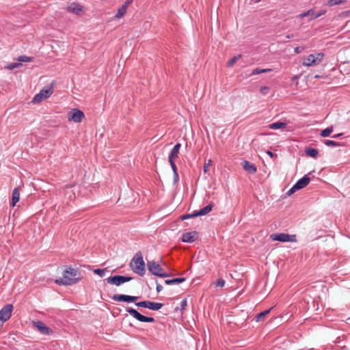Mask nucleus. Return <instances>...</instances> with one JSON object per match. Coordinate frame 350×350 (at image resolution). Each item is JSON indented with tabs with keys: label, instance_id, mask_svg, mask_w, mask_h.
I'll return each mask as SVG.
<instances>
[{
	"label": "nucleus",
	"instance_id": "f257e3e1",
	"mask_svg": "<svg viewBox=\"0 0 350 350\" xmlns=\"http://www.w3.org/2000/svg\"><path fill=\"white\" fill-rule=\"evenodd\" d=\"M80 280L81 278L79 277L78 270L68 267L64 271L63 278L57 279L55 283L59 285H73L77 284Z\"/></svg>",
	"mask_w": 350,
	"mask_h": 350
},
{
	"label": "nucleus",
	"instance_id": "f03ea898",
	"mask_svg": "<svg viewBox=\"0 0 350 350\" xmlns=\"http://www.w3.org/2000/svg\"><path fill=\"white\" fill-rule=\"evenodd\" d=\"M131 269L135 273L143 276L145 274V262L141 252H137L130 262Z\"/></svg>",
	"mask_w": 350,
	"mask_h": 350
},
{
	"label": "nucleus",
	"instance_id": "7ed1b4c3",
	"mask_svg": "<svg viewBox=\"0 0 350 350\" xmlns=\"http://www.w3.org/2000/svg\"><path fill=\"white\" fill-rule=\"evenodd\" d=\"M323 57L324 54L322 53L310 54L304 57L302 65L307 67L319 65L323 61Z\"/></svg>",
	"mask_w": 350,
	"mask_h": 350
},
{
	"label": "nucleus",
	"instance_id": "20e7f679",
	"mask_svg": "<svg viewBox=\"0 0 350 350\" xmlns=\"http://www.w3.org/2000/svg\"><path fill=\"white\" fill-rule=\"evenodd\" d=\"M147 267L148 271L151 272V273L154 275H157L161 278H167L169 276V274L164 271L160 265L154 260L148 261L147 263Z\"/></svg>",
	"mask_w": 350,
	"mask_h": 350
},
{
	"label": "nucleus",
	"instance_id": "39448f33",
	"mask_svg": "<svg viewBox=\"0 0 350 350\" xmlns=\"http://www.w3.org/2000/svg\"><path fill=\"white\" fill-rule=\"evenodd\" d=\"M131 280H133L132 277L119 275L110 276L106 278V281L108 284L116 285L117 286H119L125 282H129Z\"/></svg>",
	"mask_w": 350,
	"mask_h": 350
},
{
	"label": "nucleus",
	"instance_id": "423d86ee",
	"mask_svg": "<svg viewBox=\"0 0 350 350\" xmlns=\"http://www.w3.org/2000/svg\"><path fill=\"white\" fill-rule=\"evenodd\" d=\"M126 311L128 313H129L133 317H134L135 319H136L137 321H139L140 322L153 323L155 321V320L153 317H148L144 316L134 308H127L126 309Z\"/></svg>",
	"mask_w": 350,
	"mask_h": 350
},
{
	"label": "nucleus",
	"instance_id": "0eeeda50",
	"mask_svg": "<svg viewBox=\"0 0 350 350\" xmlns=\"http://www.w3.org/2000/svg\"><path fill=\"white\" fill-rule=\"evenodd\" d=\"M270 238L273 241H278L280 242H295L296 241V235L285 233L272 234L270 235Z\"/></svg>",
	"mask_w": 350,
	"mask_h": 350
},
{
	"label": "nucleus",
	"instance_id": "6e6552de",
	"mask_svg": "<svg viewBox=\"0 0 350 350\" xmlns=\"http://www.w3.org/2000/svg\"><path fill=\"white\" fill-rule=\"evenodd\" d=\"M53 93V90L52 87L48 89H42L38 94L34 96V97L32 99V103H40L44 99L49 98Z\"/></svg>",
	"mask_w": 350,
	"mask_h": 350
},
{
	"label": "nucleus",
	"instance_id": "1a4fd4ad",
	"mask_svg": "<svg viewBox=\"0 0 350 350\" xmlns=\"http://www.w3.org/2000/svg\"><path fill=\"white\" fill-rule=\"evenodd\" d=\"M84 117V113L78 109H73L68 113V120L76 123L81 122Z\"/></svg>",
	"mask_w": 350,
	"mask_h": 350
},
{
	"label": "nucleus",
	"instance_id": "9d476101",
	"mask_svg": "<svg viewBox=\"0 0 350 350\" xmlns=\"http://www.w3.org/2000/svg\"><path fill=\"white\" fill-rule=\"evenodd\" d=\"M13 310V306L12 304H7L3 308L0 310V319L3 321V322L7 321L12 315V312Z\"/></svg>",
	"mask_w": 350,
	"mask_h": 350
},
{
	"label": "nucleus",
	"instance_id": "9b49d317",
	"mask_svg": "<svg viewBox=\"0 0 350 350\" xmlns=\"http://www.w3.org/2000/svg\"><path fill=\"white\" fill-rule=\"evenodd\" d=\"M138 297L127 295L116 294L113 295L112 299L116 301L135 302L138 299Z\"/></svg>",
	"mask_w": 350,
	"mask_h": 350
},
{
	"label": "nucleus",
	"instance_id": "f8f14e48",
	"mask_svg": "<svg viewBox=\"0 0 350 350\" xmlns=\"http://www.w3.org/2000/svg\"><path fill=\"white\" fill-rule=\"evenodd\" d=\"M198 238L196 231L187 232L183 234L181 240L184 243H193Z\"/></svg>",
	"mask_w": 350,
	"mask_h": 350
},
{
	"label": "nucleus",
	"instance_id": "ddd939ff",
	"mask_svg": "<svg viewBox=\"0 0 350 350\" xmlns=\"http://www.w3.org/2000/svg\"><path fill=\"white\" fill-rule=\"evenodd\" d=\"M33 326L36 327L39 332L44 335H49L52 333V329L47 327L43 322L40 321H33Z\"/></svg>",
	"mask_w": 350,
	"mask_h": 350
},
{
	"label": "nucleus",
	"instance_id": "4468645a",
	"mask_svg": "<svg viewBox=\"0 0 350 350\" xmlns=\"http://www.w3.org/2000/svg\"><path fill=\"white\" fill-rule=\"evenodd\" d=\"M325 13V11H320L318 12H315L313 9H310V10H308L307 12L300 14L298 17L299 18H303L308 16L310 17V20H312V19H315V18L322 16Z\"/></svg>",
	"mask_w": 350,
	"mask_h": 350
},
{
	"label": "nucleus",
	"instance_id": "2eb2a0df",
	"mask_svg": "<svg viewBox=\"0 0 350 350\" xmlns=\"http://www.w3.org/2000/svg\"><path fill=\"white\" fill-rule=\"evenodd\" d=\"M310 181V178L308 177V175H305L297 181V183L295 184V189H298V190L301 189L306 187L309 184Z\"/></svg>",
	"mask_w": 350,
	"mask_h": 350
},
{
	"label": "nucleus",
	"instance_id": "dca6fc26",
	"mask_svg": "<svg viewBox=\"0 0 350 350\" xmlns=\"http://www.w3.org/2000/svg\"><path fill=\"white\" fill-rule=\"evenodd\" d=\"M242 166L245 171H247L249 174H251L256 173L257 171L256 165L248 161H244Z\"/></svg>",
	"mask_w": 350,
	"mask_h": 350
},
{
	"label": "nucleus",
	"instance_id": "f3484780",
	"mask_svg": "<svg viewBox=\"0 0 350 350\" xmlns=\"http://www.w3.org/2000/svg\"><path fill=\"white\" fill-rule=\"evenodd\" d=\"M83 6L77 3H70L68 7L67 10L75 14H79L83 11Z\"/></svg>",
	"mask_w": 350,
	"mask_h": 350
},
{
	"label": "nucleus",
	"instance_id": "a211bd4d",
	"mask_svg": "<svg viewBox=\"0 0 350 350\" xmlns=\"http://www.w3.org/2000/svg\"><path fill=\"white\" fill-rule=\"evenodd\" d=\"M20 187H15L12 191V202L10 205L12 206H14L20 200Z\"/></svg>",
	"mask_w": 350,
	"mask_h": 350
},
{
	"label": "nucleus",
	"instance_id": "6ab92c4d",
	"mask_svg": "<svg viewBox=\"0 0 350 350\" xmlns=\"http://www.w3.org/2000/svg\"><path fill=\"white\" fill-rule=\"evenodd\" d=\"M180 147L181 144L180 143H177L173 147L169 154L168 160L175 159L176 158H178Z\"/></svg>",
	"mask_w": 350,
	"mask_h": 350
},
{
	"label": "nucleus",
	"instance_id": "aec40b11",
	"mask_svg": "<svg viewBox=\"0 0 350 350\" xmlns=\"http://www.w3.org/2000/svg\"><path fill=\"white\" fill-rule=\"evenodd\" d=\"M212 204H209L205 207L201 208L200 211H195V215L198 216L205 215L212 210Z\"/></svg>",
	"mask_w": 350,
	"mask_h": 350
},
{
	"label": "nucleus",
	"instance_id": "412c9836",
	"mask_svg": "<svg viewBox=\"0 0 350 350\" xmlns=\"http://www.w3.org/2000/svg\"><path fill=\"white\" fill-rule=\"evenodd\" d=\"M163 304L161 303L148 301V305L146 308L157 311L160 310L163 307Z\"/></svg>",
	"mask_w": 350,
	"mask_h": 350
},
{
	"label": "nucleus",
	"instance_id": "4be33fe9",
	"mask_svg": "<svg viewBox=\"0 0 350 350\" xmlns=\"http://www.w3.org/2000/svg\"><path fill=\"white\" fill-rule=\"evenodd\" d=\"M268 127L270 129L276 130L279 129H284L286 127V124L281 122H276L269 124Z\"/></svg>",
	"mask_w": 350,
	"mask_h": 350
},
{
	"label": "nucleus",
	"instance_id": "5701e85b",
	"mask_svg": "<svg viewBox=\"0 0 350 350\" xmlns=\"http://www.w3.org/2000/svg\"><path fill=\"white\" fill-rule=\"evenodd\" d=\"M185 281V278H176L172 280H166L165 281V284L172 285L176 284H180Z\"/></svg>",
	"mask_w": 350,
	"mask_h": 350
},
{
	"label": "nucleus",
	"instance_id": "b1692460",
	"mask_svg": "<svg viewBox=\"0 0 350 350\" xmlns=\"http://www.w3.org/2000/svg\"><path fill=\"white\" fill-rule=\"evenodd\" d=\"M306 154L312 158H317L319 154V151L313 148H308L306 150Z\"/></svg>",
	"mask_w": 350,
	"mask_h": 350
},
{
	"label": "nucleus",
	"instance_id": "393cba45",
	"mask_svg": "<svg viewBox=\"0 0 350 350\" xmlns=\"http://www.w3.org/2000/svg\"><path fill=\"white\" fill-rule=\"evenodd\" d=\"M127 11V8H125V6L122 5L118 10V12L115 16L116 18H120L123 17Z\"/></svg>",
	"mask_w": 350,
	"mask_h": 350
},
{
	"label": "nucleus",
	"instance_id": "a878e982",
	"mask_svg": "<svg viewBox=\"0 0 350 350\" xmlns=\"http://www.w3.org/2000/svg\"><path fill=\"white\" fill-rule=\"evenodd\" d=\"M271 70L269 68L261 69L259 68H254L251 73V75H259L262 73H266L270 72Z\"/></svg>",
	"mask_w": 350,
	"mask_h": 350
},
{
	"label": "nucleus",
	"instance_id": "bb28decb",
	"mask_svg": "<svg viewBox=\"0 0 350 350\" xmlns=\"http://www.w3.org/2000/svg\"><path fill=\"white\" fill-rule=\"evenodd\" d=\"M347 0H328L326 5L332 7L342 3H345Z\"/></svg>",
	"mask_w": 350,
	"mask_h": 350
},
{
	"label": "nucleus",
	"instance_id": "cd10ccee",
	"mask_svg": "<svg viewBox=\"0 0 350 350\" xmlns=\"http://www.w3.org/2000/svg\"><path fill=\"white\" fill-rule=\"evenodd\" d=\"M332 131H333V127L329 126V127L326 128L325 129L321 131V136L324 137H328V136H329V135L332 133Z\"/></svg>",
	"mask_w": 350,
	"mask_h": 350
},
{
	"label": "nucleus",
	"instance_id": "c85d7f7f",
	"mask_svg": "<svg viewBox=\"0 0 350 350\" xmlns=\"http://www.w3.org/2000/svg\"><path fill=\"white\" fill-rule=\"evenodd\" d=\"M20 62H33V57L27 55H21L17 58Z\"/></svg>",
	"mask_w": 350,
	"mask_h": 350
},
{
	"label": "nucleus",
	"instance_id": "c756f323",
	"mask_svg": "<svg viewBox=\"0 0 350 350\" xmlns=\"http://www.w3.org/2000/svg\"><path fill=\"white\" fill-rule=\"evenodd\" d=\"M271 310V308L267 310H265L260 313H259L257 316V318H256V321H262L264 319V317L268 314L270 312V310Z\"/></svg>",
	"mask_w": 350,
	"mask_h": 350
},
{
	"label": "nucleus",
	"instance_id": "7c9ffc66",
	"mask_svg": "<svg viewBox=\"0 0 350 350\" xmlns=\"http://www.w3.org/2000/svg\"><path fill=\"white\" fill-rule=\"evenodd\" d=\"M241 57V55H238L237 56L233 57L230 59L228 62V66L232 67Z\"/></svg>",
	"mask_w": 350,
	"mask_h": 350
},
{
	"label": "nucleus",
	"instance_id": "2f4dec72",
	"mask_svg": "<svg viewBox=\"0 0 350 350\" xmlns=\"http://www.w3.org/2000/svg\"><path fill=\"white\" fill-rule=\"evenodd\" d=\"M324 144L328 146H333V147L340 146V144L338 142L333 141V140H329V139L325 140Z\"/></svg>",
	"mask_w": 350,
	"mask_h": 350
},
{
	"label": "nucleus",
	"instance_id": "473e14b6",
	"mask_svg": "<svg viewBox=\"0 0 350 350\" xmlns=\"http://www.w3.org/2000/svg\"><path fill=\"white\" fill-rule=\"evenodd\" d=\"M21 66V63H11L8 65L5 68L9 70H13Z\"/></svg>",
	"mask_w": 350,
	"mask_h": 350
},
{
	"label": "nucleus",
	"instance_id": "72a5a7b5",
	"mask_svg": "<svg viewBox=\"0 0 350 350\" xmlns=\"http://www.w3.org/2000/svg\"><path fill=\"white\" fill-rule=\"evenodd\" d=\"M94 273L95 274L98 275L100 277H103L105 273V269H96L94 270Z\"/></svg>",
	"mask_w": 350,
	"mask_h": 350
},
{
	"label": "nucleus",
	"instance_id": "f704fd0d",
	"mask_svg": "<svg viewBox=\"0 0 350 350\" xmlns=\"http://www.w3.org/2000/svg\"><path fill=\"white\" fill-rule=\"evenodd\" d=\"M169 163H170V164L171 165V167L172 169L173 174L176 173V172H178V169H177V167H176V165L175 164L174 159L169 160Z\"/></svg>",
	"mask_w": 350,
	"mask_h": 350
},
{
	"label": "nucleus",
	"instance_id": "c9c22d12",
	"mask_svg": "<svg viewBox=\"0 0 350 350\" xmlns=\"http://www.w3.org/2000/svg\"><path fill=\"white\" fill-rule=\"evenodd\" d=\"M147 305H148V301H142L135 303L136 306L142 307V308H147Z\"/></svg>",
	"mask_w": 350,
	"mask_h": 350
},
{
	"label": "nucleus",
	"instance_id": "e433bc0d",
	"mask_svg": "<svg viewBox=\"0 0 350 350\" xmlns=\"http://www.w3.org/2000/svg\"><path fill=\"white\" fill-rule=\"evenodd\" d=\"M225 280L222 278H219L216 282V286L217 287H223L225 285Z\"/></svg>",
	"mask_w": 350,
	"mask_h": 350
},
{
	"label": "nucleus",
	"instance_id": "4c0bfd02",
	"mask_svg": "<svg viewBox=\"0 0 350 350\" xmlns=\"http://www.w3.org/2000/svg\"><path fill=\"white\" fill-rule=\"evenodd\" d=\"M198 215H195V211L191 213V214H187V215H184L181 217L182 219L184 220V219H189V218H192V217H198Z\"/></svg>",
	"mask_w": 350,
	"mask_h": 350
},
{
	"label": "nucleus",
	"instance_id": "58836bf2",
	"mask_svg": "<svg viewBox=\"0 0 350 350\" xmlns=\"http://www.w3.org/2000/svg\"><path fill=\"white\" fill-rule=\"evenodd\" d=\"M260 91L262 94H267L269 91V88L267 86H262L260 88Z\"/></svg>",
	"mask_w": 350,
	"mask_h": 350
},
{
	"label": "nucleus",
	"instance_id": "ea45409f",
	"mask_svg": "<svg viewBox=\"0 0 350 350\" xmlns=\"http://www.w3.org/2000/svg\"><path fill=\"white\" fill-rule=\"evenodd\" d=\"M295 185H294L287 192L288 196H291L293 193H294L295 191H298V189H295Z\"/></svg>",
	"mask_w": 350,
	"mask_h": 350
},
{
	"label": "nucleus",
	"instance_id": "a19ab883",
	"mask_svg": "<svg viewBox=\"0 0 350 350\" xmlns=\"http://www.w3.org/2000/svg\"><path fill=\"white\" fill-rule=\"evenodd\" d=\"M211 163H212L211 160H208V163H205V165H204V168H203L204 172H206L208 170V167L211 165Z\"/></svg>",
	"mask_w": 350,
	"mask_h": 350
},
{
	"label": "nucleus",
	"instance_id": "79ce46f5",
	"mask_svg": "<svg viewBox=\"0 0 350 350\" xmlns=\"http://www.w3.org/2000/svg\"><path fill=\"white\" fill-rule=\"evenodd\" d=\"M187 306V301L186 299H184L183 300L181 301V303H180L181 310H185V307Z\"/></svg>",
	"mask_w": 350,
	"mask_h": 350
},
{
	"label": "nucleus",
	"instance_id": "37998d69",
	"mask_svg": "<svg viewBox=\"0 0 350 350\" xmlns=\"http://www.w3.org/2000/svg\"><path fill=\"white\" fill-rule=\"evenodd\" d=\"M304 50V48L300 46H297L295 48L294 51L295 53H299Z\"/></svg>",
	"mask_w": 350,
	"mask_h": 350
},
{
	"label": "nucleus",
	"instance_id": "c03bdc74",
	"mask_svg": "<svg viewBox=\"0 0 350 350\" xmlns=\"http://www.w3.org/2000/svg\"><path fill=\"white\" fill-rule=\"evenodd\" d=\"M179 180L178 172L174 173V182L176 183Z\"/></svg>",
	"mask_w": 350,
	"mask_h": 350
},
{
	"label": "nucleus",
	"instance_id": "a18cd8bd",
	"mask_svg": "<svg viewBox=\"0 0 350 350\" xmlns=\"http://www.w3.org/2000/svg\"><path fill=\"white\" fill-rule=\"evenodd\" d=\"M156 290L157 293L161 292L163 290V286L160 284H157Z\"/></svg>",
	"mask_w": 350,
	"mask_h": 350
},
{
	"label": "nucleus",
	"instance_id": "49530a36",
	"mask_svg": "<svg viewBox=\"0 0 350 350\" xmlns=\"http://www.w3.org/2000/svg\"><path fill=\"white\" fill-rule=\"evenodd\" d=\"M267 154L270 156L271 158H274L276 157V154H274L271 151L267 150Z\"/></svg>",
	"mask_w": 350,
	"mask_h": 350
},
{
	"label": "nucleus",
	"instance_id": "de8ad7c7",
	"mask_svg": "<svg viewBox=\"0 0 350 350\" xmlns=\"http://www.w3.org/2000/svg\"><path fill=\"white\" fill-rule=\"evenodd\" d=\"M132 3V0H127L122 5L125 6L126 8Z\"/></svg>",
	"mask_w": 350,
	"mask_h": 350
},
{
	"label": "nucleus",
	"instance_id": "09e8293b",
	"mask_svg": "<svg viewBox=\"0 0 350 350\" xmlns=\"http://www.w3.org/2000/svg\"><path fill=\"white\" fill-rule=\"evenodd\" d=\"M342 135V133H338V134L333 135L332 137L333 138H337V137H340Z\"/></svg>",
	"mask_w": 350,
	"mask_h": 350
},
{
	"label": "nucleus",
	"instance_id": "8fccbe9b",
	"mask_svg": "<svg viewBox=\"0 0 350 350\" xmlns=\"http://www.w3.org/2000/svg\"><path fill=\"white\" fill-rule=\"evenodd\" d=\"M349 12H350V11H346V12H343L342 14L344 16H347L349 14Z\"/></svg>",
	"mask_w": 350,
	"mask_h": 350
},
{
	"label": "nucleus",
	"instance_id": "3c124183",
	"mask_svg": "<svg viewBox=\"0 0 350 350\" xmlns=\"http://www.w3.org/2000/svg\"><path fill=\"white\" fill-rule=\"evenodd\" d=\"M3 323L4 322H3V321L0 319V329L2 327Z\"/></svg>",
	"mask_w": 350,
	"mask_h": 350
},
{
	"label": "nucleus",
	"instance_id": "603ef678",
	"mask_svg": "<svg viewBox=\"0 0 350 350\" xmlns=\"http://www.w3.org/2000/svg\"><path fill=\"white\" fill-rule=\"evenodd\" d=\"M319 75H316V76H315V78H319Z\"/></svg>",
	"mask_w": 350,
	"mask_h": 350
}]
</instances>
